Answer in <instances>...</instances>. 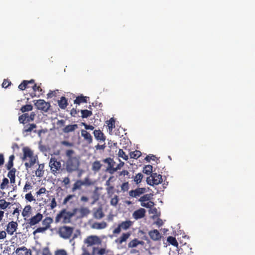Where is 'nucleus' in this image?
Here are the masks:
<instances>
[{
  "label": "nucleus",
  "mask_w": 255,
  "mask_h": 255,
  "mask_svg": "<svg viewBox=\"0 0 255 255\" xmlns=\"http://www.w3.org/2000/svg\"><path fill=\"white\" fill-rule=\"evenodd\" d=\"M66 159L63 166L68 173L78 171L81 165V158L73 149H67L65 151Z\"/></svg>",
  "instance_id": "f257e3e1"
},
{
  "label": "nucleus",
  "mask_w": 255,
  "mask_h": 255,
  "mask_svg": "<svg viewBox=\"0 0 255 255\" xmlns=\"http://www.w3.org/2000/svg\"><path fill=\"white\" fill-rule=\"evenodd\" d=\"M78 210V208H74L72 212L67 211L66 209L62 210L57 215L55 218V222L56 223L59 222L62 218L63 223H70L71 218L76 214Z\"/></svg>",
  "instance_id": "f03ea898"
},
{
  "label": "nucleus",
  "mask_w": 255,
  "mask_h": 255,
  "mask_svg": "<svg viewBox=\"0 0 255 255\" xmlns=\"http://www.w3.org/2000/svg\"><path fill=\"white\" fill-rule=\"evenodd\" d=\"M49 164L51 172L54 175H56L60 173V170H61V164L55 157L50 158Z\"/></svg>",
  "instance_id": "7ed1b4c3"
},
{
  "label": "nucleus",
  "mask_w": 255,
  "mask_h": 255,
  "mask_svg": "<svg viewBox=\"0 0 255 255\" xmlns=\"http://www.w3.org/2000/svg\"><path fill=\"white\" fill-rule=\"evenodd\" d=\"M73 230L74 228L73 227L64 226L59 228L58 234L61 238L64 239H68L71 236Z\"/></svg>",
  "instance_id": "20e7f679"
},
{
  "label": "nucleus",
  "mask_w": 255,
  "mask_h": 255,
  "mask_svg": "<svg viewBox=\"0 0 255 255\" xmlns=\"http://www.w3.org/2000/svg\"><path fill=\"white\" fill-rule=\"evenodd\" d=\"M162 181V176L156 173H152L146 179L147 183L151 186L158 185L161 183Z\"/></svg>",
  "instance_id": "39448f33"
},
{
  "label": "nucleus",
  "mask_w": 255,
  "mask_h": 255,
  "mask_svg": "<svg viewBox=\"0 0 255 255\" xmlns=\"http://www.w3.org/2000/svg\"><path fill=\"white\" fill-rule=\"evenodd\" d=\"M133 224V222L130 220H127L122 222L120 223L117 228L113 231L114 234H119L122 230H127Z\"/></svg>",
  "instance_id": "423d86ee"
},
{
  "label": "nucleus",
  "mask_w": 255,
  "mask_h": 255,
  "mask_svg": "<svg viewBox=\"0 0 255 255\" xmlns=\"http://www.w3.org/2000/svg\"><path fill=\"white\" fill-rule=\"evenodd\" d=\"M84 242L85 244H87L88 246H91L97 244H100L101 241L98 236H90L84 240Z\"/></svg>",
  "instance_id": "0eeeda50"
},
{
  "label": "nucleus",
  "mask_w": 255,
  "mask_h": 255,
  "mask_svg": "<svg viewBox=\"0 0 255 255\" xmlns=\"http://www.w3.org/2000/svg\"><path fill=\"white\" fill-rule=\"evenodd\" d=\"M18 224L16 222H9L6 226V231L9 235H13L14 233L17 230Z\"/></svg>",
  "instance_id": "6e6552de"
},
{
  "label": "nucleus",
  "mask_w": 255,
  "mask_h": 255,
  "mask_svg": "<svg viewBox=\"0 0 255 255\" xmlns=\"http://www.w3.org/2000/svg\"><path fill=\"white\" fill-rule=\"evenodd\" d=\"M178 252L180 254L184 255H189L193 253L190 245L187 243L181 245L178 250Z\"/></svg>",
  "instance_id": "1a4fd4ad"
},
{
  "label": "nucleus",
  "mask_w": 255,
  "mask_h": 255,
  "mask_svg": "<svg viewBox=\"0 0 255 255\" xmlns=\"http://www.w3.org/2000/svg\"><path fill=\"white\" fill-rule=\"evenodd\" d=\"M105 216L102 207L94 208L93 209V217L97 220L102 219Z\"/></svg>",
  "instance_id": "9d476101"
},
{
  "label": "nucleus",
  "mask_w": 255,
  "mask_h": 255,
  "mask_svg": "<svg viewBox=\"0 0 255 255\" xmlns=\"http://www.w3.org/2000/svg\"><path fill=\"white\" fill-rule=\"evenodd\" d=\"M145 191L146 189L145 188H137L135 190H130L129 192V195L131 197L137 198L145 193Z\"/></svg>",
  "instance_id": "9b49d317"
},
{
  "label": "nucleus",
  "mask_w": 255,
  "mask_h": 255,
  "mask_svg": "<svg viewBox=\"0 0 255 255\" xmlns=\"http://www.w3.org/2000/svg\"><path fill=\"white\" fill-rule=\"evenodd\" d=\"M43 218L42 214L40 213H37L36 215L31 217L29 220L28 222L27 223L29 224L30 226H34L37 224H38L40 221L42 220Z\"/></svg>",
  "instance_id": "f8f14e48"
},
{
  "label": "nucleus",
  "mask_w": 255,
  "mask_h": 255,
  "mask_svg": "<svg viewBox=\"0 0 255 255\" xmlns=\"http://www.w3.org/2000/svg\"><path fill=\"white\" fill-rule=\"evenodd\" d=\"M35 114H31L29 116L28 114L25 113V114L19 117V121L20 123L24 124L30 121H33Z\"/></svg>",
  "instance_id": "ddd939ff"
},
{
  "label": "nucleus",
  "mask_w": 255,
  "mask_h": 255,
  "mask_svg": "<svg viewBox=\"0 0 255 255\" xmlns=\"http://www.w3.org/2000/svg\"><path fill=\"white\" fill-rule=\"evenodd\" d=\"M93 134L95 139L100 142H105L106 139V136L100 129H95L93 131Z\"/></svg>",
  "instance_id": "4468645a"
},
{
  "label": "nucleus",
  "mask_w": 255,
  "mask_h": 255,
  "mask_svg": "<svg viewBox=\"0 0 255 255\" xmlns=\"http://www.w3.org/2000/svg\"><path fill=\"white\" fill-rule=\"evenodd\" d=\"M146 211L143 208H140L135 211L132 214L133 218L135 220H138L143 218L145 215Z\"/></svg>",
  "instance_id": "2eb2a0df"
},
{
  "label": "nucleus",
  "mask_w": 255,
  "mask_h": 255,
  "mask_svg": "<svg viewBox=\"0 0 255 255\" xmlns=\"http://www.w3.org/2000/svg\"><path fill=\"white\" fill-rule=\"evenodd\" d=\"M81 136L83 137L84 140L88 143L91 144L93 142V137L91 134L86 130H81Z\"/></svg>",
  "instance_id": "dca6fc26"
},
{
  "label": "nucleus",
  "mask_w": 255,
  "mask_h": 255,
  "mask_svg": "<svg viewBox=\"0 0 255 255\" xmlns=\"http://www.w3.org/2000/svg\"><path fill=\"white\" fill-rule=\"evenodd\" d=\"M23 152L22 160H26L27 158H30L34 157L33 151L28 147H24L23 148Z\"/></svg>",
  "instance_id": "f3484780"
},
{
  "label": "nucleus",
  "mask_w": 255,
  "mask_h": 255,
  "mask_svg": "<svg viewBox=\"0 0 255 255\" xmlns=\"http://www.w3.org/2000/svg\"><path fill=\"white\" fill-rule=\"evenodd\" d=\"M148 234L150 238L153 241H159L160 240L161 238V234H160L159 232L156 229L150 231V232H149Z\"/></svg>",
  "instance_id": "a211bd4d"
},
{
  "label": "nucleus",
  "mask_w": 255,
  "mask_h": 255,
  "mask_svg": "<svg viewBox=\"0 0 255 255\" xmlns=\"http://www.w3.org/2000/svg\"><path fill=\"white\" fill-rule=\"evenodd\" d=\"M131 235V232L123 233L122 236L116 240V242L118 244H122L124 242L127 241Z\"/></svg>",
  "instance_id": "6ab92c4d"
},
{
  "label": "nucleus",
  "mask_w": 255,
  "mask_h": 255,
  "mask_svg": "<svg viewBox=\"0 0 255 255\" xmlns=\"http://www.w3.org/2000/svg\"><path fill=\"white\" fill-rule=\"evenodd\" d=\"M9 170L7 176L9 178L10 182L11 184H13L15 182V173L16 169L13 168L11 169H7Z\"/></svg>",
  "instance_id": "aec40b11"
},
{
  "label": "nucleus",
  "mask_w": 255,
  "mask_h": 255,
  "mask_svg": "<svg viewBox=\"0 0 255 255\" xmlns=\"http://www.w3.org/2000/svg\"><path fill=\"white\" fill-rule=\"evenodd\" d=\"M107 227L106 222L103 221L101 223L95 222L91 225V228L94 229L101 230L106 228Z\"/></svg>",
  "instance_id": "412c9836"
},
{
  "label": "nucleus",
  "mask_w": 255,
  "mask_h": 255,
  "mask_svg": "<svg viewBox=\"0 0 255 255\" xmlns=\"http://www.w3.org/2000/svg\"><path fill=\"white\" fill-rule=\"evenodd\" d=\"M82 186H83V185L82 180H77L73 185L71 188V191L72 192H75L77 190H81L82 189Z\"/></svg>",
  "instance_id": "4be33fe9"
},
{
  "label": "nucleus",
  "mask_w": 255,
  "mask_h": 255,
  "mask_svg": "<svg viewBox=\"0 0 255 255\" xmlns=\"http://www.w3.org/2000/svg\"><path fill=\"white\" fill-rule=\"evenodd\" d=\"M103 161L105 163L108 164V167L107 168L108 169H112L113 170V171H116L117 170V168H113L115 162L112 158H111L110 157L104 159Z\"/></svg>",
  "instance_id": "5701e85b"
},
{
  "label": "nucleus",
  "mask_w": 255,
  "mask_h": 255,
  "mask_svg": "<svg viewBox=\"0 0 255 255\" xmlns=\"http://www.w3.org/2000/svg\"><path fill=\"white\" fill-rule=\"evenodd\" d=\"M37 159H38V158H37V156H35L34 157L29 158V161L26 162L24 163V165H25L26 169H28V168H30L31 167H32L34 165V164L36 163Z\"/></svg>",
  "instance_id": "b1692460"
},
{
  "label": "nucleus",
  "mask_w": 255,
  "mask_h": 255,
  "mask_svg": "<svg viewBox=\"0 0 255 255\" xmlns=\"http://www.w3.org/2000/svg\"><path fill=\"white\" fill-rule=\"evenodd\" d=\"M78 127L77 124L69 125L66 126L63 129V131L65 133H69L74 131L75 129L78 128Z\"/></svg>",
  "instance_id": "393cba45"
},
{
  "label": "nucleus",
  "mask_w": 255,
  "mask_h": 255,
  "mask_svg": "<svg viewBox=\"0 0 255 255\" xmlns=\"http://www.w3.org/2000/svg\"><path fill=\"white\" fill-rule=\"evenodd\" d=\"M53 222V219L50 217H46L42 222V224L46 230L50 227V224Z\"/></svg>",
  "instance_id": "a878e982"
},
{
  "label": "nucleus",
  "mask_w": 255,
  "mask_h": 255,
  "mask_svg": "<svg viewBox=\"0 0 255 255\" xmlns=\"http://www.w3.org/2000/svg\"><path fill=\"white\" fill-rule=\"evenodd\" d=\"M15 159V156L12 154L9 156L8 160L7 163L5 164V167L6 169H11L13 168V161Z\"/></svg>",
  "instance_id": "bb28decb"
},
{
  "label": "nucleus",
  "mask_w": 255,
  "mask_h": 255,
  "mask_svg": "<svg viewBox=\"0 0 255 255\" xmlns=\"http://www.w3.org/2000/svg\"><path fill=\"white\" fill-rule=\"evenodd\" d=\"M144 242L143 241H138L137 239H134L131 240L128 244V248H134L137 246L138 245H143Z\"/></svg>",
  "instance_id": "cd10ccee"
},
{
  "label": "nucleus",
  "mask_w": 255,
  "mask_h": 255,
  "mask_svg": "<svg viewBox=\"0 0 255 255\" xmlns=\"http://www.w3.org/2000/svg\"><path fill=\"white\" fill-rule=\"evenodd\" d=\"M102 166V165L99 161H95L92 164V170L95 172H98L101 168Z\"/></svg>",
  "instance_id": "c85d7f7f"
},
{
  "label": "nucleus",
  "mask_w": 255,
  "mask_h": 255,
  "mask_svg": "<svg viewBox=\"0 0 255 255\" xmlns=\"http://www.w3.org/2000/svg\"><path fill=\"white\" fill-rule=\"evenodd\" d=\"M32 210L31 206L29 205H26L22 212V216L23 217H28Z\"/></svg>",
  "instance_id": "c756f323"
},
{
  "label": "nucleus",
  "mask_w": 255,
  "mask_h": 255,
  "mask_svg": "<svg viewBox=\"0 0 255 255\" xmlns=\"http://www.w3.org/2000/svg\"><path fill=\"white\" fill-rule=\"evenodd\" d=\"M44 164H39L38 168L36 171V175L37 177H42L44 174Z\"/></svg>",
  "instance_id": "7c9ffc66"
},
{
  "label": "nucleus",
  "mask_w": 255,
  "mask_h": 255,
  "mask_svg": "<svg viewBox=\"0 0 255 255\" xmlns=\"http://www.w3.org/2000/svg\"><path fill=\"white\" fill-rule=\"evenodd\" d=\"M36 128V126L34 124H28L24 127L23 132H30Z\"/></svg>",
  "instance_id": "2f4dec72"
},
{
  "label": "nucleus",
  "mask_w": 255,
  "mask_h": 255,
  "mask_svg": "<svg viewBox=\"0 0 255 255\" xmlns=\"http://www.w3.org/2000/svg\"><path fill=\"white\" fill-rule=\"evenodd\" d=\"M80 213V216L82 217L87 216L90 213V211L88 208L86 207H82L78 209V210Z\"/></svg>",
  "instance_id": "473e14b6"
},
{
  "label": "nucleus",
  "mask_w": 255,
  "mask_h": 255,
  "mask_svg": "<svg viewBox=\"0 0 255 255\" xmlns=\"http://www.w3.org/2000/svg\"><path fill=\"white\" fill-rule=\"evenodd\" d=\"M83 186H90L94 184V182L90 178L89 176L86 177L84 180H82Z\"/></svg>",
  "instance_id": "72a5a7b5"
},
{
  "label": "nucleus",
  "mask_w": 255,
  "mask_h": 255,
  "mask_svg": "<svg viewBox=\"0 0 255 255\" xmlns=\"http://www.w3.org/2000/svg\"><path fill=\"white\" fill-rule=\"evenodd\" d=\"M10 204V202L6 201L4 199H0V209L4 210L9 207Z\"/></svg>",
  "instance_id": "f704fd0d"
},
{
  "label": "nucleus",
  "mask_w": 255,
  "mask_h": 255,
  "mask_svg": "<svg viewBox=\"0 0 255 255\" xmlns=\"http://www.w3.org/2000/svg\"><path fill=\"white\" fill-rule=\"evenodd\" d=\"M115 120L114 118H111L109 121H108L107 126L109 128V131H112L113 128H115Z\"/></svg>",
  "instance_id": "c9c22d12"
},
{
  "label": "nucleus",
  "mask_w": 255,
  "mask_h": 255,
  "mask_svg": "<svg viewBox=\"0 0 255 255\" xmlns=\"http://www.w3.org/2000/svg\"><path fill=\"white\" fill-rule=\"evenodd\" d=\"M167 241L169 244H171L172 246L178 248V244L175 237L172 236H169L167 238Z\"/></svg>",
  "instance_id": "e433bc0d"
},
{
  "label": "nucleus",
  "mask_w": 255,
  "mask_h": 255,
  "mask_svg": "<svg viewBox=\"0 0 255 255\" xmlns=\"http://www.w3.org/2000/svg\"><path fill=\"white\" fill-rule=\"evenodd\" d=\"M153 167L151 165H146L143 169V172L147 175L151 174L152 173Z\"/></svg>",
  "instance_id": "4c0bfd02"
},
{
  "label": "nucleus",
  "mask_w": 255,
  "mask_h": 255,
  "mask_svg": "<svg viewBox=\"0 0 255 255\" xmlns=\"http://www.w3.org/2000/svg\"><path fill=\"white\" fill-rule=\"evenodd\" d=\"M9 180L6 178H4L2 179V182L0 184V189L4 190L7 188L8 186Z\"/></svg>",
  "instance_id": "58836bf2"
},
{
  "label": "nucleus",
  "mask_w": 255,
  "mask_h": 255,
  "mask_svg": "<svg viewBox=\"0 0 255 255\" xmlns=\"http://www.w3.org/2000/svg\"><path fill=\"white\" fill-rule=\"evenodd\" d=\"M141 155V153L139 150H135L132 152H130L129 153V156L130 158L134 159H137Z\"/></svg>",
  "instance_id": "ea45409f"
},
{
  "label": "nucleus",
  "mask_w": 255,
  "mask_h": 255,
  "mask_svg": "<svg viewBox=\"0 0 255 255\" xmlns=\"http://www.w3.org/2000/svg\"><path fill=\"white\" fill-rule=\"evenodd\" d=\"M20 251H26L25 253V255H31V252L30 250H27V248L25 247H22L20 248H18L16 249L15 251V253L18 254Z\"/></svg>",
  "instance_id": "a19ab883"
},
{
  "label": "nucleus",
  "mask_w": 255,
  "mask_h": 255,
  "mask_svg": "<svg viewBox=\"0 0 255 255\" xmlns=\"http://www.w3.org/2000/svg\"><path fill=\"white\" fill-rule=\"evenodd\" d=\"M143 178V175L141 173L137 174L134 177V181L137 184L141 182Z\"/></svg>",
  "instance_id": "79ce46f5"
},
{
  "label": "nucleus",
  "mask_w": 255,
  "mask_h": 255,
  "mask_svg": "<svg viewBox=\"0 0 255 255\" xmlns=\"http://www.w3.org/2000/svg\"><path fill=\"white\" fill-rule=\"evenodd\" d=\"M96 251H98L97 254H98L99 255H103L106 252V250L104 248H101L99 249V248H98L94 247L93 248V254L96 253Z\"/></svg>",
  "instance_id": "37998d69"
},
{
  "label": "nucleus",
  "mask_w": 255,
  "mask_h": 255,
  "mask_svg": "<svg viewBox=\"0 0 255 255\" xmlns=\"http://www.w3.org/2000/svg\"><path fill=\"white\" fill-rule=\"evenodd\" d=\"M154 205V203L152 201H148L147 202H141V206L146 208H151Z\"/></svg>",
  "instance_id": "c03bdc74"
},
{
  "label": "nucleus",
  "mask_w": 255,
  "mask_h": 255,
  "mask_svg": "<svg viewBox=\"0 0 255 255\" xmlns=\"http://www.w3.org/2000/svg\"><path fill=\"white\" fill-rule=\"evenodd\" d=\"M118 155L119 157H122L125 160H127L128 159V155H127L126 153L123 151V149H120L118 152Z\"/></svg>",
  "instance_id": "a18cd8bd"
},
{
  "label": "nucleus",
  "mask_w": 255,
  "mask_h": 255,
  "mask_svg": "<svg viewBox=\"0 0 255 255\" xmlns=\"http://www.w3.org/2000/svg\"><path fill=\"white\" fill-rule=\"evenodd\" d=\"M150 195L149 194H145L141 196L138 200L140 202H144L146 201H149Z\"/></svg>",
  "instance_id": "49530a36"
},
{
  "label": "nucleus",
  "mask_w": 255,
  "mask_h": 255,
  "mask_svg": "<svg viewBox=\"0 0 255 255\" xmlns=\"http://www.w3.org/2000/svg\"><path fill=\"white\" fill-rule=\"evenodd\" d=\"M32 186L31 185V184L28 182H26L25 185L23 189V191L24 192H27L28 190H30L32 189Z\"/></svg>",
  "instance_id": "de8ad7c7"
},
{
  "label": "nucleus",
  "mask_w": 255,
  "mask_h": 255,
  "mask_svg": "<svg viewBox=\"0 0 255 255\" xmlns=\"http://www.w3.org/2000/svg\"><path fill=\"white\" fill-rule=\"evenodd\" d=\"M119 202L118 196L115 195L113 198H112L111 200L110 203L112 205L116 206L118 204Z\"/></svg>",
  "instance_id": "09e8293b"
},
{
  "label": "nucleus",
  "mask_w": 255,
  "mask_h": 255,
  "mask_svg": "<svg viewBox=\"0 0 255 255\" xmlns=\"http://www.w3.org/2000/svg\"><path fill=\"white\" fill-rule=\"evenodd\" d=\"M129 189V184L128 182L122 184L121 186V190L123 192L128 191Z\"/></svg>",
  "instance_id": "8fccbe9b"
},
{
  "label": "nucleus",
  "mask_w": 255,
  "mask_h": 255,
  "mask_svg": "<svg viewBox=\"0 0 255 255\" xmlns=\"http://www.w3.org/2000/svg\"><path fill=\"white\" fill-rule=\"evenodd\" d=\"M70 180L68 177H65L63 179L62 183L63 185L67 188V186L70 184Z\"/></svg>",
  "instance_id": "3c124183"
},
{
  "label": "nucleus",
  "mask_w": 255,
  "mask_h": 255,
  "mask_svg": "<svg viewBox=\"0 0 255 255\" xmlns=\"http://www.w3.org/2000/svg\"><path fill=\"white\" fill-rule=\"evenodd\" d=\"M25 199L26 200L31 202L34 200H35V199L34 198L33 196L31 194V192L28 193L25 195Z\"/></svg>",
  "instance_id": "603ef678"
},
{
  "label": "nucleus",
  "mask_w": 255,
  "mask_h": 255,
  "mask_svg": "<svg viewBox=\"0 0 255 255\" xmlns=\"http://www.w3.org/2000/svg\"><path fill=\"white\" fill-rule=\"evenodd\" d=\"M46 230H47L44 227H38L33 232V235H35V234L36 233H43L45 232Z\"/></svg>",
  "instance_id": "864d4df0"
},
{
  "label": "nucleus",
  "mask_w": 255,
  "mask_h": 255,
  "mask_svg": "<svg viewBox=\"0 0 255 255\" xmlns=\"http://www.w3.org/2000/svg\"><path fill=\"white\" fill-rule=\"evenodd\" d=\"M106 147V145L105 142L104 143V144L101 145L98 144L97 145L95 146V148H96V150H102L103 151L105 150Z\"/></svg>",
  "instance_id": "5fc2aeb1"
},
{
  "label": "nucleus",
  "mask_w": 255,
  "mask_h": 255,
  "mask_svg": "<svg viewBox=\"0 0 255 255\" xmlns=\"http://www.w3.org/2000/svg\"><path fill=\"white\" fill-rule=\"evenodd\" d=\"M156 156L154 155H147V156H146V157L145 158V160L147 161V162H150V160H155V158H156Z\"/></svg>",
  "instance_id": "6e6d98bb"
},
{
  "label": "nucleus",
  "mask_w": 255,
  "mask_h": 255,
  "mask_svg": "<svg viewBox=\"0 0 255 255\" xmlns=\"http://www.w3.org/2000/svg\"><path fill=\"white\" fill-rule=\"evenodd\" d=\"M82 125L85 127V130H88V129L93 130L94 129V127L92 125H87V124L84 123H82Z\"/></svg>",
  "instance_id": "4d7b16f0"
},
{
  "label": "nucleus",
  "mask_w": 255,
  "mask_h": 255,
  "mask_svg": "<svg viewBox=\"0 0 255 255\" xmlns=\"http://www.w3.org/2000/svg\"><path fill=\"white\" fill-rule=\"evenodd\" d=\"M55 255H67V254L64 250H59L56 252Z\"/></svg>",
  "instance_id": "13d9d810"
},
{
  "label": "nucleus",
  "mask_w": 255,
  "mask_h": 255,
  "mask_svg": "<svg viewBox=\"0 0 255 255\" xmlns=\"http://www.w3.org/2000/svg\"><path fill=\"white\" fill-rule=\"evenodd\" d=\"M57 206V203L56 202L55 198H53L50 204V209H53Z\"/></svg>",
  "instance_id": "bf43d9fd"
},
{
  "label": "nucleus",
  "mask_w": 255,
  "mask_h": 255,
  "mask_svg": "<svg viewBox=\"0 0 255 255\" xmlns=\"http://www.w3.org/2000/svg\"><path fill=\"white\" fill-rule=\"evenodd\" d=\"M74 197V195H68L63 201V204H66L70 200Z\"/></svg>",
  "instance_id": "052dcab7"
},
{
  "label": "nucleus",
  "mask_w": 255,
  "mask_h": 255,
  "mask_svg": "<svg viewBox=\"0 0 255 255\" xmlns=\"http://www.w3.org/2000/svg\"><path fill=\"white\" fill-rule=\"evenodd\" d=\"M114 187L113 186L110 185L106 188V190L108 194H113Z\"/></svg>",
  "instance_id": "680f3d73"
},
{
  "label": "nucleus",
  "mask_w": 255,
  "mask_h": 255,
  "mask_svg": "<svg viewBox=\"0 0 255 255\" xmlns=\"http://www.w3.org/2000/svg\"><path fill=\"white\" fill-rule=\"evenodd\" d=\"M46 190L45 187H41L39 189V190L36 192L37 195H40L42 194H44L46 192Z\"/></svg>",
  "instance_id": "e2e57ef3"
},
{
  "label": "nucleus",
  "mask_w": 255,
  "mask_h": 255,
  "mask_svg": "<svg viewBox=\"0 0 255 255\" xmlns=\"http://www.w3.org/2000/svg\"><path fill=\"white\" fill-rule=\"evenodd\" d=\"M42 255H51L49 249L48 248H45L43 250Z\"/></svg>",
  "instance_id": "0e129e2a"
},
{
  "label": "nucleus",
  "mask_w": 255,
  "mask_h": 255,
  "mask_svg": "<svg viewBox=\"0 0 255 255\" xmlns=\"http://www.w3.org/2000/svg\"><path fill=\"white\" fill-rule=\"evenodd\" d=\"M19 211H20V210L18 208H16L14 210V211L12 213V215L16 214L17 220H18L19 218Z\"/></svg>",
  "instance_id": "69168bd1"
},
{
  "label": "nucleus",
  "mask_w": 255,
  "mask_h": 255,
  "mask_svg": "<svg viewBox=\"0 0 255 255\" xmlns=\"http://www.w3.org/2000/svg\"><path fill=\"white\" fill-rule=\"evenodd\" d=\"M62 145H65L68 147H71L73 146V143L67 141H63L61 142Z\"/></svg>",
  "instance_id": "338daca9"
},
{
  "label": "nucleus",
  "mask_w": 255,
  "mask_h": 255,
  "mask_svg": "<svg viewBox=\"0 0 255 255\" xmlns=\"http://www.w3.org/2000/svg\"><path fill=\"white\" fill-rule=\"evenodd\" d=\"M129 175V172L127 170H124L120 172L119 173L120 176H128Z\"/></svg>",
  "instance_id": "774afa93"
}]
</instances>
